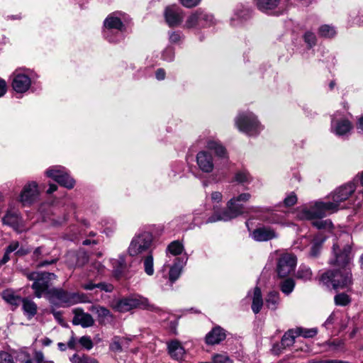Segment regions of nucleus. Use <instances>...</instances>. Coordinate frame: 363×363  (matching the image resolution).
Masks as SVG:
<instances>
[{
    "label": "nucleus",
    "instance_id": "c756f323",
    "mask_svg": "<svg viewBox=\"0 0 363 363\" xmlns=\"http://www.w3.org/2000/svg\"><path fill=\"white\" fill-rule=\"evenodd\" d=\"M267 307L271 310H276L279 302V294L277 291H270L265 299Z\"/></svg>",
    "mask_w": 363,
    "mask_h": 363
},
{
    "label": "nucleus",
    "instance_id": "5fc2aeb1",
    "mask_svg": "<svg viewBox=\"0 0 363 363\" xmlns=\"http://www.w3.org/2000/svg\"><path fill=\"white\" fill-rule=\"evenodd\" d=\"M30 357V355L28 352L21 350L17 352L16 359L17 361H18L21 363H23L26 360V359H28Z\"/></svg>",
    "mask_w": 363,
    "mask_h": 363
},
{
    "label": "nucleus",
    "instance_id": "bf43d9fd",
    "mask_svg": "<svg viewBox=\"0 0 363 363\" xmlns=\"http://www.w3.org/2000/svg\"><path fill=\"white\" fill-rule=\"evenodd\" d=\"M19 247V242L18 241H12L6 248L7 253L16 252Z\"/></svg>",
    "mask_w": 363,
    "mask_h": 363
},
{
    "label": "nucleus",
    "instance_id": "6e6d98bb",
    "mask_svg": "<svg viewBox=\"0 0 363 363\" xmlns=\"http://www.w3.org/2000/svg\"><path fill=\"white\" fill-rule=\"evenodd\" d=\"M261 219L272 223H277L281 220V218L273 213L270 216H264L260 215Z\"/></svg>",
    "mask_w": 363,
    "mask_h": 363
},
{
    "label": "nucleus",
    "instance_id": "6ab92c4d",
    "mask_svg": "<svg viewBox=\"0 0 363 363\" xmlns=\"http://www.w3.org/2000/svg\"><path fill=\"white\" fill-rule=\"evenodd\" d=\"M73 313L74 314L72 320L74 325H80L83 328L91 327L94 325V320L92 316L87 313H84L82 309L79 308H75Z\"/></svg>",
    "mask_w": 363,
    "mask_h": 363
},
{
    "label": "nucleus",
    "instance_id": "2f4dec72",
    "mask_svg": "<svg viewBox=\"0 0 363 363\" xmlns=\"http://www.w3.org/2000/svg\"><path fill=\"white\" fill-rule=\"evenodd\" d=\"M294 330L297 337H303L304 338H311L315 337L318 333V329L313 328H305L302 327H297L294 328Z\"/></svg>",
    "mask_w": 363,
    "mask_h": 363
},
{
    "label": "nucleus",
    "instance_id": "7c9ffc66",
    "mask_svg": "<svg viewBox=\"0 0 363 363\" xmlns=\"http://www.w3.org/2000/svg\"><path fill=\"white\" fill-rule=\"evenodd\" d=\"M184 250V246L179 240H174L171 242L167 247V253H170L174 256L181 255Z\"/></svg>",
    "mask_w": 363,
    "mask_h": 363
},
{
    "label": "nucleus",
    "instance_id": "aec40b11",
    "mask_svg": "<svg viewBox=\"0 0 363 363\" xmlns=\"http://www.w3.org/2000/svg\"><path fill=\"white\" fill-rule=\"evenodd\" d=\"M257 9L266 13H274L281 0H255Z\"/></svg>",
    "mask_w": 363,
    "mask_h": 363
},
{
    "label": "nucleus",
    "instance_id": "c03bdc74",
    "mask_svg": "<svg viewBox=\"0 0 363 363\" xmlns=\"http://www.w3.org/2000/svg\"><path fill=\"white\" fill-rule=\"evenodd\" d=\"M304 40L308 45L309 47H312L315 45L316 43V37L315 35L310 31H307L304 34Z\"/></svg>",
    "mask_w": 363,
    "mask_h": 363
},
{
    "label": "nucleus",
    "instance_id": "3c124183",
    "mask_svg": "<svg viewBox=\"0 0 363 363\" xmlns=\"http://www.w3.org/2000/svg\"><path fill=\"white\" fill-rule=\"evenodd\" d=\"M94 309L96 310V313H97L98 316L100 318H106L110 315V311L107 308L102 307V306H98V307H94Z\"/></svg>",
    "mask_w": 363,
    "mask_h": 363
},
{
    "label": "nucleus",
    "instance_id": "de8ad7c7",
    "mask_svg": "<svg viewBox=\"0 0 363 363\" xmlns=\"http://www.w3.org/2000/svg\"><path fill=\"white\" fill-rule=\"evenodd\" d=\"M110 350L113 352H121L122 351V345L120 342V338L115 337L113 342L110 345Z\"/></svg>",
    "mask_w": 363,
    "mask_h": 363
},
{
    "label": "nucleus",
    "instance_id": "423d86ee",
    "mask_svg": "<svg viewBox=\"0 0 363 363\" xmlns=\"http://www.w3.org/2000/svg\"><path fill=\"white\" fill-rule=\"evenodd\" d=\"M238 130L248 135H258L262 130L256 116L249 111L240 113L235 119Z\"/></svg>",
    "mask_w": 363,
    "mask_h": 363
},
{
    "label": "nucleus",
    "instance_id": "ea45409f",
    "mask_svg": "<svg viewBox=\"0 0 363 363\" xmlns=\"http://www.w3.org/2000/svg\"><path fill=\"white\" fill-rule=\"evenodd\" d=\"M324 240H322L321 241H314L311 247V250L309 252V257L312 258L317 257L321 251L322 249V244Z\"/></svg>",
    "mask_w": 363,
    "mask_h": 363
},
{
    "label": "nucleus",
    "instance_id": "cd10ccee",
    "mask_svg": "<svg viewBox=\"0 0 363 363\" xmlns=\"http://www.w3.org/2000/svg\"><path fill=\"white\" fill-rule=\"evenodd\" d=\"M4 300L16 308L22 302L23 298L11 291H5L2 294Z\"/></svg>",
    "mask_w": 363,
    "mask_h": 363
},
{
    "label": "nucleus",
    "instance_id": "f8f14e48",
    "mask_svg": "<svg viewBox=\"0 0 363 363\" xmlns=\"http://www.w3.org/2000/svg\"><path fill=\"white\" fill-rule=\"evenodd\" d=\"M147 299L138 295L130 296L118 301L114 308L119 312H127L133 308L145 306Z\"/></svg>",
    "mask_w": 363,
    "mask_h": 363
},
{
    "label": "nucleus",
    "instance_id": "37998d69",
    "mask_svg": "<svg viewBox=\"0 0 363 363\" xmlns=\"http://www.w3.org/2000/svg\"><path fill=\"white\" fill-rule=\"evenodd\" d=\"M91 271L93 272V275L97 276L104 273L105 267L99 262H95L91 266Z\"/></svg>",
    "mask_w": 363,
    "mask_h": 363
},
{
    "label": "nucleus",
    "instance_id": "9d476101",
    "mask_svg": "<svg viewBox=\"0 0 363 363\" xmlns=\"http://www.w3.org/2000/svg\"><path fill=\"white\" fill-rule=\"evenodd\" d=\"M46 175L67 189H72L74 186L75 181L63 167H52L46 171Z\"/></svg>",
    "mask_w": 363,
    "mask_h": 363
},
{
    "label": "nucleus",
    "instance_id": "e433bc0d",
    "mask_svg": "<svg viewBox=\"0 0 363 363\" xmlns=\"http://www.w3.org/2000/svg\"><path fill=\"white\" fill-rule=\"evenodd\" d=\"M294 286L295 282L292 279H286L284 280L280 285L281 291L286 295H289L293 291Z\"/></svg>",
    "mask_w": 363,
    "mask_h": 363
},
{
    "label": "nucleus",
    "instance_id": "4d7b16f0",
    "mask_svg": "<svg viewBox=\"0 0 363 363\" xmlns=\"http://www.w3.org/2000/svg\"><path fill=\"white\" fill-rule=\"evenodd\" d=\"M331 222L328 220H315L313 222V225L318 229L325 228L328 225H330Z\"/></svg>",
    "mask_w": 363,
    "mask_h": 363
},
{
    "label": "nucleus",
    "instance_id": "58836bf2",
    "mask_svg": "<svg viewBox=\"0 0 363 363\" xmlns=\"http://www.w3.org/2000/svg\"><path fill=\"white\" fill-rule=\"evenodd\" d=\"M336 32L333 26L329 25H323L319 28L320 35L325 38H330L335 35Z\"/></svg>",
    "mask_w": 363,
    "mask_h": 363
},
{
    "label": "nucleus",
    "instance_id": "5701e85b",
    "mask_svg": "<svg viewBox=\"0 0 363 363\" xmlns=\"http://www.w3.org/2000/svg\"><path fill=\"white\" fill-rule=\"evenodd\" d=\"M21 303L23 311L26 316L28 319L33 318L36 315L38 311L36 303L33 301L26 298H23Z\"/></svg>",
    "mask_w": 363,
    "mask_h": 363
},
{
    "label": "nucleus",
    "instance_id": "a878e982",
    "mask_svg": "<svg viewBox=\"0 0 363 363\" xmlns=\"http://www.w3.org/2000/svg\"><path fill=\"white\" fill-rule=\"evenodd\" d=\"M263 306V300L262 296V292L259 287H255L254 289L252 310L257 314L258 313Z\"/></svg>",
    "mask_w": 363,
    "mask_h": 363
},
{
    "label": "nucleus",
    "instance_id": "1a4fd4ad",
    "mask_svg": "<svg viewBox=\"0 0 363 363\" xmlns=\"http://www.w3.org/2000/svg\"><path fill=\"white\" fill-rule=\"evenodd\" d=\"M51 303L62 306H69L79 301V296L76 293H70L62 289L53 288L49 291Z\"/></svg>",
    "mask_w": 363,
    "mask_h": 363
},
{
    "label": "nucleus",
    "instance_id": "4468645a",
    "mask_svg": "<svg viewBox=\"0 0 363 363\" xmlns=\"http://www.w3.org/2000/svg\"><path fill=\"white\" fill-rule=\"evenodd\" d=\"M164 15L165 21L169 27L179 26L184 18L183 11L175 5L166 7Z\"/></svg>",
    "mask_w": 363,
    "mask_h": 363
},
{
    "label": "nucleus",
    "instance_id": "338daca9",
    "mask_svg": "<svg viewBox=\"0 0 363 363\" xmlns=\"http://www.w3.org/2000/svg\"><path fill=\"white\" fill-rule=\"evenodd\" d=\"M43 247H38L34 250L33 255V259L38 260V259H40L41 257V255L43 253Z\"/></svg>",
    "mask_w": 363,
    "mask_h": 363
},
{
    "label": "nucleus",
    "instance_id": "c9c22d12",
    "mask_svg": "<svg viewBox=\"0 0 363 363\" xmlns=\"http://www.w3.org/2000/svg\"><path fill=\"white\" fill-rule=\"evenodd\" d=\"M182 272V266L174 263L170 268L169 272V280L172 284L176 280H177Z\"/></svg>",
    "mask_w": 363,
    "mask_h": 363
},
{
    "label": "nucleus",
    "instance_id": "f3484780",
    "mask_svg": "<svg viewBox=\"0 0 363 363\" xmlns=\"http://www.w3.org/2000/svg\"><path fill=\"white\" fill-rule=\"evenodd\" d=\"M31 84L29 77L18 71L13 74L12 87L18 93H23L28 90Z\"/></svg>",
    "mask_w": 363,
    "mask_h": 363
},
{
    "label": "nucleus",
    "instance_id": "ddd939ff",
    "mask_svg": "<svg viewBox=\"0 0 363 363\" xmlns=\"http://www.w3.org/2000/svg\"><path fill=\"white\" fill-rule=\"evenodd\" d=\"M297 259L295 255L285 253L280 256L277 262V271L279 277H286L294 272Z\"/></svg>",
    "mask_w": 363,
    "mask_h": 363
},
{
    "label": "nucleus",
    "instance_id": "8fccbe9b",
    "mask_svg": "<svg viewBox=\"0 0 363 363\" xmlns=\"http://www.w3.org/2000/svg\"><path fill=\"white\" fill-rule=\"evenodd\" d=\"M297 201V197L294 193H291L284 200L286 206H294Z\"/></svg>",
    "mask_w": 363,
    "mask_h": 363
},
{
    "label": "nucleus",
    "instance_id": "4c0bfd02",
    "mask_svg": "<svg viewBox=\"0 0 363 363\" xmlns=\"http://www.w3.org/2000/svg\"><path fill=\"white\" fill-rule=\"evenodd\" d=\"M334 301L335 305L345 306L351 302V298L347 294L345 293H340L335 296Z\"/></svg>",
    "mask_w": 363,
    "mask_h": 363
},
{
    "label": "nucleus",
    "instance_id": "39448f33",
    "mask_svg": "<svg viewBox=\"0 0 363 363\" xmlns=\"http://www.w3.org/2000/svg\"><path fill=\"white\" fill-rule=\"evenodd\" d=\"M153 242V236L148 231H140L132 238L128 253L131 257L141 255L145 252L149 253Z\"/></svg>",
    "mask_w": 363,
    "mask_h": 363
},
{
    "label": "nucleus",
    "instance_id": "c85d7f7f",
    "mask_svg": "<svg viewBox=\"0 0 363 363\" xmlns=\"http://www.w3.org/2000/svg\"><path fill=\"white\" fill-rule=\"evenodd\" d=\"M297 337L294 329H290L286 332L281 340V345L282 348H286L292 346L295 342V339Z\"/></svg>",
    "mask_w": 363,
    "mask_h": 363
},
{
    "label": "nucleus",
    "instance_id": "72a5a7b5",
    "mask_svg": "<svg viewBox=\"0 0 363 363\" xmlns=\"http://www.w3.org/2000/svg\"><path fill=\"white\" fill-rule=\"evenodd\" d=\"M312 272L310 267L306 265H301L296 274V277L304 281H309L312 278Z\"/></svg>",
    "mask_w": 363,
    "mask_h": 363
},
{
    "label": "nucleus",
    "instance_id": "052dcab7",
    "mask_svg": "<svg viewBox=\"0 0 363 363\" xmlns=\"http://www.w3.org/2000/svg\"><path fill=\"white\" fill-rule=\"evenodd\" d=\"M222 199H223V195L219 191H213V192H212V194L211 195V201L213 203H218L221 202Z\"/></svg>",
    "mask_w": 363,
    "mask_h": 363
},
{
    "label": "nucleus",
    "instance_id": "13d9d810",
    "mask_svg": "<svg viewBox=\"0 0 363 363\" xmlns=\"http://www.w3.org/2000/svg\"><path fill=\"white\" fill-rule=\"evenodd\" d=\"M169 38L172 43H178L182 38V35L179 32L173 31L169 33Z\"/></svg>",
    "mask_w": 363,
    "mask_h": 363
},
{
    "label": "nucleus",
    "instance_id": "680f3d73",
    "mask_svg": "<svg viewBox=\"0 0 363 363\" xmlns=\"http://www.w3.org/2000/svg\"><path fill=\"white\" fill-rule=\"evenodd\" d=\"M97 288H99L101 291H104L106 292H111V291H112L113 286L111 284L101 282V283L97 284Z\"/></svg>",
    "mask_w": 363,
    "mask_h": 363
},
{
    "label": "nucleus",
    "instance_id": "a211bd4d",
    "mask_svg": "<svg viewBox=\"0 0 363 363\" xmlns=\"http://www.w3.org/2000/svg\"><path fill=\"white\" fill-rule=\"evenodd\" d=\"M352 124L348 120L345 118L338 119L337 115L332 118L331 130L337 135H345L350 132Z\"/></svg>",
    "mask_w": 363,
    "mask_h": 363
},
{
    "label": "nucleus",
    "instance_id": "b1692460",
    "mask_svg": "<svg viewBox=\"0 0 363 363\" xmlns=\"http://www.w3.org/2000/svg\"><path fill=\"white\" fill-rule=\"evenodd\" d=\"M206 148L209 150L214 151L215 154L218 157L224 158L226 157L227 152L225 148L218 140H208L206 143Z\"/></svg>",
    "mask_w": 363,
    "mask_h": 363
},
{
    "label": "nucleus",
    "instance_id": "dca6fc26",
    "mask_svg": "<svg viewBox=\"0 0 363 363\" xmlns=\"http://www.w3.org/2000/svg\"><path fill=\"white\" fill-rule=\"evenodd\" d=\"M196 163L199 169L205 173H210L214 169L213 158L207 150H201L197 153Z\"/></svg>",
    "mask_w": 363,
    "mask_h": 363
},
{
    "label": "nucleus",
    "instance_id": "0eeeda50",
    "mask_svg": "<svg viewBox=\"0 0 363 363\" xmlns=\"http://www.w3.org/2000/svg\"><path fill=\"white\" fill-rule=\"evenodd\" d=\"M215 24L216 20L213 16L199 9L187 17L184 28L201 29Z\"/></svg>",
    "mask_w": 363,
    "mask_h": 363
},
{
    "label": "nucleus",
    "instance_id": "a18cd8bd",
    "mask_svg": "<svg viewBox=\"0 0 363 363\" xmlns=\"http://www.w3.org/2000/svg\"><path fill=\"white\" fill-rule=\"evenodd\" d=\"M174 51L172 48H167L162 52V58L164 60L171 62L174 60Z\"/></svg>",
    "mask_w": 363,
    "mask_h": 363
},
{
    "label": "nucleus",
    "instance_id": "20e7f679",
    "mask_svg": "<svg viewBox=\"0 0 363 363\" xmlns=\"http://www.w3.org/2000/svg\"><path fill=\"white\" fill-rule=\"evenodd\" d=\"M27 278L33 281L31 288L37 298H41L43 294L49 296L52 281L57 279L54 273L33 272L26 274Z\"/></svg>",
    "mask_w": 363,
    "mask_h": 363
},
{
    "label": "nucleus",
    "instance_id": "7ed1b4c3",
    "mask_svg": "<svg viewBox=\"0 0 363 363\" xmlns=\"http://www.w3.org/2000/svg\"><path fill=\"white\" fill-rule=\"evenodd\" d=\"M251 197L249 193H242L230 199L227 203L225 209L218 210L213 207V213L208 217L206 223H215L218 221H229L244 213V207L240 202H247Z\"/></svg>",
    "mask_w": 363,
    "mask_h": 363
},
{
    "label": "nucleus",
    "instance_id": "393cba45",
    "mask_svg": "<svg viewBox=\"0 0 363 363\" xmlns=\"http://www.w3.org/2000/svg\"><path fill=\"white\" fill-rule=\"evenodd\" d=\"M3 223L14 229H16L20 223L18 213L12 211H7L6 215L3 218Z\"/></svg>",
    "mask_w": 363,
    "mask_h": 363
},
{
    "label": "nucleus",
    "instance_id": "412c9836",
    "mask_svg": "<svg viewBox=\"0 0 363 363\" xmlns=\"http://www.w3.org/2000/svg\"><path fill=\"white\" fill-rule=\"evenodd\" d=\"M167 348L168 352L172 358L177 360L182 359L185 350L179 341L177 340L170 341L167 344Z\"/></svg>",
    "mask_w": 363,
    "mask_h": 363
},
{
    "label": "nucleus",
    "instance_id": "9b49d317",
    "mask_svg": "<svg viewBox=\"0 0 363 363\" xmlns=\"http://www.w3.org/2000/svg\"><path fill=\"white\" fill-rule=\"evenodd\" d=\"M39 195L40 191L37 183L30 182L23 187L18 201L23 206H30L38 201Z\"/></svg>",
    "mask_w": 363,
    "mask_h": 363
},
{
    "label": "nucleus",
    "instance_id": "79ce46f5",
    "mask_svg": "<svg viewBox=\"0 0 363 363\" xmlns=\"http://www.w3.org/2000/svg\"><path fill=\"white\" fill-rule=\"evenodd\" d=\"M235 179L238 183L244 184L250 182V177L249 173L246 171H240L236 173Z\"/></svg>",
    "mask_w": 363,
    "mask_h": 363
},
{
    "label": "nucleus",
    "instance_id": "603ef678",
    "mask_svg": "<svg viewBox=\"0 0 363 363\" xmlns=\"http://www.w3.org/2000/svg\"><path fill=\"white\" fill-rule=\"evenodd\" d=\"M201 0H180V3L186 8H193L199 4Z\"/></svg>",
    "mask_w": 363,
    "mask_h": 363
},
{
    "label": "nucleus",
    "instance_id": "49530a36",
    "mask_svg": "<svg viewBox=\"0 0 363 363\" xmlns=\"http://www.w3.org/2000/svg\"><path fill=\"white\" fill-rule=\"evenodd\" d=\"M79 342L80 345L86 348V350H91L93 347V342L90 337L89 336H83L82 337Z\"/></svg>",
    "mask_w": 363,
    "mask_h": 363
},
{
    "label": "nucleus",
    "instance_id": "473e14b6",
    "mask_svg": "<svg viewBox=\"0 0 363 363\" xmlns=\"http://www.w3.org/2000/svg\"><path fill=\"white\" fill-rule=\"evenodd\" d=\"M250 16V11L244 10V11H237L233 17L231 18L230 22L231 25L233 26H237L242 21V20L247 19Z\"/></svg>",
    "mask_w": 363,
    "mask_h": 363
},
{
    "label": "nucleus",
    "instance_id": "774afa93",
    "mask_svg": "<svg viewBox=\"0 0 363 363\" xmlns=\"http://www.w3.org/2000/svg\"><path fill=\"white\" fill-rule=\"evenodd\" d=\"M156 78L158 80H162L165 77V72L163 69H158L155 73Z\"/></svg>",
    "mask_w": 363,
    "mask_h": 363
},
{
    "label": "nucleus",
    "instance_id": "4be33fe9",
    "mask_svg": "<svg viewBox=\"0 0 363 363\" xmlns=\"http://www.w3.org/2000/svg\"><path fill=\"white\" fill-rule=\"evenodd\" d=\"M225 338V333L220 327L214 328L206 336V342L208 345L218 344Z\"/></svg>",
    "mask_w": 363,
    "mask_h": 363
},
{
    "label": "nucleus",
    "instance_id": "864d4df0",
    "mask_svg": "<svg viewBox=\"0 0 363 363\" xmlns=\"http://www.w3.org/2000/svg\"><path fill=\"white\" fill-rule=\"evenodd\" d=\"M337 320L336 315L335 313H332L330 316L327 318L325 322L323 323V326L327 329H330L332 325L335 323Z\"/></svg>",
    "mask_w": 363,
    "mask_h": 363
},
{
    "label": "nucleus",
    "instance_id": "e2e57ef3",
    "mask_svg": "<svg viewBox=\"0 0 363 363\" xmlns=\"http://www.w3.org/2000/svg\"><path fill=\"white\" fill-rule=\"evenodd\" d=\"M34 359L36 363H44L45 361V357L42 352L40 351H36L35 352Z\"/></svg>",
    "mask_w": 363,
    "mask_h": 363
},
{
    "label": "nucleus",
    "instance_id": "f704fd0d",
    "mask_svg": "<svg viewBox=\"0 0 363 363\" xmlns=\"http://www.w3.org/2000/svg\"><path fill=\"white\" fill-rule=\"evenodd\" d=\"M118 264L117 267H114V274L117 278L125 277L127 278V275L125 274L126 265L125 264V260L122 258L115 262L114 264Z\"/></svg>",
    "mask_w": 363,
    "mask_h": 363
},
{
    "label": "nucleus",
    "instance_id": "69168bd1",
    "mask_svg": "<svg viewBox=\"0 0 363 363\" xmlns=\"http://www.w3.org/2000/svg\"><path fill=\"white\" fill-rule=\"evenodd\" d=\"M30 252V250L28 248H26L23 247H19L18 250L16 252V255L17 256L21 257V256L28 255Z\"/></svg>",
    "mask_w": 363,
    "mask_h": 363
},
{
    "label": "nucleus",
    "instance_id": "a19ab883",
    "mask_svg": "<svg viewBox=\"0 0 363 363\" xmlns=\"http://www.w3.org/2000/svg\"><path fill=\"white\" fill-rule=\"evenodd\" d=\"M212 360L213 363H233L226 354H216L213 355Z\"/></svg>",
    "mask_w": 363,
    "mask_h": 363
},
{
    "label": "nucleus",
    "instance_id": "f257e3e1",
    "mask_svg": "<svg viewBox=\"0 0 363 363\" xmlns=\"http://www.w3.org/2000/svg\"><path fill=\"white\" fill-rule=\"evenodd\" d=\"M347 242L341 239L334 242L331 255L328 259L330 266L337 267L336 270H328L321 276V281L334 289H344L352 284V274L350 265L353 261L354 254L352 251V242L346 235Z\"/></svg>",
    "mask_w": 363,
    "mask_h": 363
},
{
    "label": "nucleus",
    "instance_id": "6e6552de",
    "mask_svg": "<svg viewBox=\"0 0 363 363\" xmlns=\"http://www.w3.org/2000/svg\"><path fill=\"white\" fill-rule=\"evenodd\" d=\"M104 35L109 42H117L122 38L121 32L125 26L121 20L114 14L108 16L104 21Z\"/></svg>",
    "mask_w": 363,
    "mask_h": 363
},
{
    "label": "nucleus",
    "instance_id": "bb28decb",
    "mask_svg": "<svg viewBox=\"0 0 363 363\" xmlns=\"http://www.w3.org/2000/svg\"><path fill=\"white\" fill-rule=\"evenodd\" d=\"M142 262L145 273L148 276H152L155 273L152 252H149L146 256H144Z\"/></svg>",
    "mask_w": 363,
    "mask_h": 363
},
{
    "label": "nucleus",
    "instance_id": "f03ea898",
    "mask_svg": "<svg viewBox=\"0 0 363 363\" xmlns=\"http://www.w3.org/2000/svg\"><path fill=\"white\" fill-rule=\"evenodd\" d=\"M353 182L344 184L334 190L328 196L326 201H316L310 208H304L301 211V218L307 220L321 218L328 214L337 212L340 209L347 208L343 203L349 199L355 191Z\"/></svg>",
    "mask_w": 363,
    "mask_h": 363
},
{
    "label": "nucleus",
    "instance_id": "2eb2a0df",
    "mask_svg": "<svg viewBox=\"0 0 363 363\" xmlns=\"http://www.w3.org/2000/svg\"><path fill=\"white\" fill-rule=\"evenodd\" d=\"M250 236L257 242H267L277 238L278 233L273 228L263 225L255 228Z\"/></svg>",
    "mask_w": 363,
    "mask_h": 363
},
{
    "label": "nucleus",
    "instance_id": "09e8293b",
    "mask_svg": "<svg viewBox=\"0 0 363 363\" xmlns=\"http://www.w3.org/2000/svg\"><path fill=\"white\" fill-rule=\"evenodd\" d=\"M0 363H15L13 357L5 351H0Z\"/></svg>",
    "mask_w": 363,
    "mask_h": 363
},
{
    "label": "nucleus",
    "instance_id": "0e129e2a",
    "mask_svg": "<svg viewBox=\"0 0 363 363\" xmlns=\"http://www.w3.org/2000/svg\"><path fill=\"white\" fill-rule=\"evenodd\" d=\"M250 209L252 212L256 213H260V214L267 213V212H269L272 211L269 208H262V207H252Z\"/></svg>",
    "mask_w": 363,
    "mask_h": 363
}]
</instances>
